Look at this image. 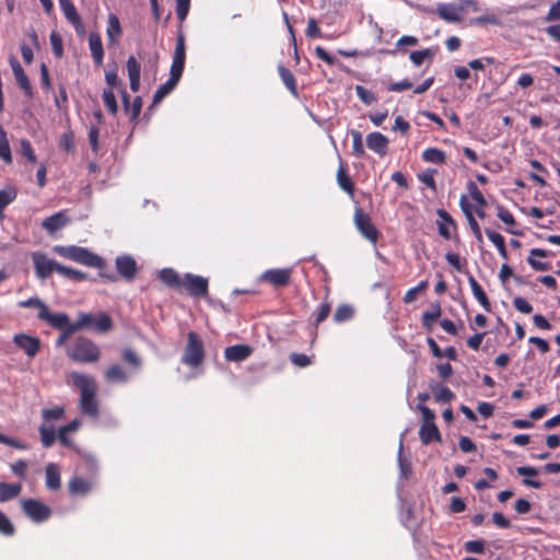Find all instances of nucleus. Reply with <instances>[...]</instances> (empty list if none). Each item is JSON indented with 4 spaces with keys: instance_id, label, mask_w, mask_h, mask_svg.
<instances>
[{
    "instance_id": "nucleus-1",
    "label": "nucleus",
    "mask_w": 560,
    "mask_h": 560,
    "mask_svg": "<svg viewBox=\"0 0 560 560\" xmlns=\"http://www.w3.org/2000/svg\"><path fill=\"white\" fill-rule=\"evenodd\" d=\"M72 385L80 390V408L84 415L90 417L98 416V404L96 401L97 385L95 380L80 372H71Z\"/></svg>"
},
{
    "instance_id": "nucleus-2",
    "label": "nucleus",
    "mask_w": 560,
    "mask_h": 560,
    "mask_svg": "<svg viewBox=\"0 0 560 560\" xmlns=\"http://www.w3.org/2000/svg\"><path fill=\"white\" fill-rule=\"evenodd\" d=\"M66 352L70 360L83 364L96 363L102 355L98 345L85 336L77 337Z\"/></svg>"
},
{
    "instance_id": "nucleus-3",
    "label": "nucleus",
    "mask_w": 560,
    "mask_h": 560,
    "mask_svg": "<svg viewBox=\"0 0 560 560\" xmlns=\"http://www.w3.org/2000/svg\"><path fill=\"white\" fill-rule=\"evenodd\" d=\"M54 250L60 257L70 259L78 264H81V265H84L88 267H92V268H97V269L105 268V260L101 256H98L95 253H92L91 250H89L85 247H80V246H75V245H70V246L59 245V246H55Z\"/></svg>"
},
{
    "instance_id": "nucleus-4",
    "label": "nucleus",
    "mask_w": 560,
    "mask_h": 560,
    "mask_svg": "<svg viewBox=\"0 0 560 560\" xmlns=\"http://www.w3.org/2000/svg\"><path fill=\"white\" fill-rule=\"evenodd\" d=\"M74 323L79 330L91 329L96 334H105L113 328L110 316L104 312L97 314L80 312Z\"/></svg>"
},
{
    "instance_id": "nucleus-5",
    "label": "nucleus",
    "mask_w": 560,
    "mask_h": 560,
    "mask_svg": "<svg viewBox=\"0 0 560 560\" xmlns=\"http://www.w3.org/2000/svg\"><path fill=\"white\" fill-rule=\"evenodd\" d=\"M205 361V345L201 337L195 332L189 331L187 334V343L182 355V363L197 368Z\"/></svg>"
},
{
    "instance_id": "nucleus-6",
    "label": "nucleus",
    "mask_w": 560,
    "mask_h": 560,
    "mask_svg": "<svg viewBox=\"0 0 560 560\" xmlns=\"http://www.w3.org/2000/svg\"><path fill=\"white\" fill-rule=\"evenodd\" d=\"M418 409L422 415V423L419 430V438L421 443L423 445H428L433 441L441 442L442 436L439 431V428L434 422L435 413L433 412V410H431L429 407L424 405H418Z\"/></svg>"
},
{
    "instance_id": "nucleus-7",
    "label": "nucleus",
    "mask_w": 560,
    "mask_h": 560,
    "mask_svg": "<svg viewBox=\"0 0 560 560\" xmlns=\"http://www.w3.org/2000/svg\"><path fill=\"white\" fill-rule=\"evenodd\" d=\"M23 513L35 523L46 522L51 516V509L36 499H24L21 502Z\"/></svg>"
},
{
    "instance_id": "nucleus-8",
    "label": "nucleus",
    "mask_w": 560,
    "mask_h": 560,
    "mask_svg": "<svg viewBox=\"0 0 560 560\" xmlns=\"http://www.w3.org/2000/svg\"><path fill=\"white\" fill-rule=\"evenodd\" d=\"M353 220L357 229L366 240L373 244L377 243L381 234L368 213L361 208H355Z\"/></svg>"
},
{
    "instance_id": "nucleus-9",
    "label": "nucleus",
    "mask_w": 560,
    "mask_h": 560,
    "mask_svg": "<svg viewBox=\"0 0 560 560\" xmlns=\"http://www.w3.org/2000/svg\"><path fill=\"white\" fill-rule=\"evenodd\" d=\"M292 268H271L265 270L260 277L259 281L268 283L273 288H285L290 284L292 279Z\"/></svg>"
},
{
    "instance_id": "nucleus-10",
    "label": "nucleus",
    "mask_w": 560,
    "mask_h": 560,
    "mask_svg": "<svg viewBox=\"0 0 560 560\" xmlns=\"http://www.w3.org/2000/svg\"><path fill=\"white\" fill-rule=\"evenodd\" d=\"M209 282L207 278L198 275L185 273L182 288L194 298H205L208 295Z\"/></svg>"
},
{
    "instance_id": "nucleus-11",
    "label": "nucleus",
    "mask_w": 560,
    "mask_h": 560,
    "mask_svg": "<svg viewBox=\"0 0 560 560\" xmlns=\"http://www.w3.org/2000/svg\"><path fill=\"white\" fill-rule=\"evenodd\" d=\"M186 60V46H185V37L183 33H179L176 38V46L173 55V61L170 70V77L179 81Z\"/></svg>"
},
{
    "instance_id": "nucleus-12",
    "label": "nucleus",
    "mask_w": 560,
    "mask_h": 560,
    "mask_svg": "<svg viewBox=\"0 0 560 560\" xmlns=\"http://www.w3.org/2000/svg\"><path fill=\"white\" fill-rule=\"evenodd\" d=\"M36 276L47 279L54 271H58L59 262L49 259L44 253L36 252L32 255Z\"/></svg>"
},
{
    "instance_id": "nucleus-13",
    "label": "nucleus",
    "mask_w": 560,
    "mask_h": 560,
    "mask_svg": "<svg viewBox=\"0 0 560 560\" xmlns=\"http://www.w3.org/2000/svg\"><path fill=\"white\" fill-rule=\"evenodd\" d=\"M13 341L31 359L37 355L42 347V341L38 337L26 334H16L13 337Z\"/></svg>"
},
{
    "instance_id": "nucleus-14",
    "label": "nucleus",
    "mask_w": 560,
    "mask_h": 560,
    "mask_svg": "<svg viewBox=\"0 0 560 560\" xmlns=\"http://www.w3.org/2000/svg\"><path fill=\"white\" fill-rule=\"evenodd\" d=\"M10 65L18 86L23 91L25 96L32 98L34 96L33 88L24 69L15 58L10 60Z\"/></svg>"
},
{
    "instance_id": "nucleus-15",
    "label": "nucleus",
    "mask_w": 560,
    "mask_h": 560,
    "mask_svg": "<svg viewBox=\"0 0 560 560\" xmlns=\"http://www.w3.org/2000/svg\"><path fill=\"white\" fill-rule=\"evenodd\" d=\"M124 112L129 116L130 121L136 125L138 122L139 115L142 108V98L141 96H136L130 104V96L127 93L125 88L120 89Z\"/></svg>"
},
{
    "instance_id": "nucleus-16",
    "label": "nucleus",
    "mask_w": 560,
    "mask_h": 560,
    "mask_svg": "<svg viewBox=\"0 0 560 560\" xmlns=\"http://www.w3.org/2000/svg\"><path fill=\"white\" fill-rule=\"evenodd\" d=\"M117 272L127 281L135 279L138 267L136 260L128 255L118 256L115 260Z\"/></svg>"
},
{
    "instance_id": "nucleus-17",
    "label": "nucleus",
    "mask_w": 560,
    "mask_h": 560,
    "mask_svg": "<svg viewBox=\"0 0 560 560\" xmlns=\"http://www.w3.org/2000/svg\"><path fill=\"white\" fill-rule=\"evenodd\" d=\"M37 317L55 329H61L72 324L66 313H51L48 306L43 307V312H38Z\"/></svg>"
},
{
    "instance_id": "nucleus-18",
    "label": "nucleus",
    "mask_w": 560,
    "mask_h": 560,
    "mask_svg": "<svg viewBox=\"0 0 560 560\" xmlns=\"http://www.w3.org/2000/svg\"><path fill=\"white\" fill-rule=\"evenodd\" d=\"M388 143L387 137L378 131L371 132L366 136L368 148L380 156L387 154Z\"/></svg>"
},
{
    "instance_id": "nucleus-19",
    "label": "nucleus",
    "mask_w": 560,
    "mask_h": 560,
    "mask_svg": "<svg viewBox=\"0 0 560 560\" xmlns=\"http://www.w3.org/2000/svg\"><path fill=\"white\" fill-rule=\"evenodd\" d=\"M106 36L108 47L117 46L120 37L122 36V28L119 19L114 13L108 14Z\"/></svg>"
},
{
    "instance_id": "nucleus-20",
    "label": "nucleus",
    "mask_w": 560,
    "mask_h": 560,
    "mask_svg": "<svg viewBox=\"0 0 560 560\" xmlns=\"http://www.w3.org/2000/svg\"><path fill=\"white\" fill-rule=\"evenodd\" d=\"M436 13L440 19L452 22L459 23L463 21V11L460 9V4L456 7L453 3H441L438 5Z\"/></svg>"
},
{
    "instance_id": "nucleus-21",
    "label": "nucleus",
    "mask_w": 560,
    "mask_h": 560,
    "mask_svg": "<svg viewBox=\"0 0 560 560\" xmlns=\"http://www.w3.org/2000/svg\"><path fill=\"white\" fill-rule=\"evenodd\" d=\"M459 206L464 212V214L467 218L468 224L474 233V236L476 237L477 242L479 244L483 243V237L481 233V229L479 226V223L475 219L471 210V205L468 202L467 197L463 195L459 200Z\"/></svg>"
},
{
    "instance_id": "nucleus-22",
    "label": "nucleus",
    "mask_w": 560,
    "mask_h": 560,
    "mask_svg": "<svg viewBox=\"0 0 560 560\" xmlns=\"http://www.w3.org/2000/svg\"><path fill=\"white\" fill-rule=\"evenodd\" d=\"M89 48L94 65L101 67L104 60V48L100 33L91 32L89 34Z\"/></svg>"
},
{
    "instance_id": "nucleus-23",
    "label": "nucleus",
    "mask_w": 560,
    "mask_h": 560,
    "mask_svg": "<svg viewBox=\"0 0 560 560\" xmlns=\"http://www.w3.org/2000/svg\"><path fill=\"white\" fill-rule=\"evenodd\" d=\"M93 488V481L81 476H73L68 482L69 493L73 497H84Z\"/></svg>"
},
{
    "instance_id": "nucleus-24",
    "label": "nucleus",
    "mask_w": 560,
    "mask_h": 560,
    "mask_svg": "<svg viewBox=\"0 0 560 560\" xmlns=\"http://www.w3.org/2000/svg\"><path fill=\"white\" fill-rule=\"evenodd\" d=\"M253 353V348L248 345H234L226 347L224 350V358L230 362H241L249 358Z\"/></svg>"
},
{
    "instance_id": "nucleus-25",
    "label": "nucleus",
    "mask_w": 560,
    "mask_h": 560,
    "mask_svg": "<svg viewBox=\"0 0 560 560\" xmlns=\"http://www.w3.org/2000/svg\"><path fill=\"white\" fill-rule=\"evenodd\" d=\"M436 214L438 217L441 219V221L438 222V230H439V234L445 238V240H450L452 237V234H451V228L456 231L457 230V225H456V222L455 220L451 217V214L444 210V209H439L436 211Z\"/></svg>"
},
{
    "instance_id": "nucleus-26",
    "label": "nucleus",
    "mask_w": 560,
    "mask_h": 560,
    "mask_svg": "<svg viewBox=\"0 0 560 560\" xmlns=\"http://www.w3.org/2000/svg\"><path fill=\"white\" fill-rule=\"evenodd\" d=\"M45 486L48 490L57 491L61 487L60 469L57 464L49 463L45 468Z\"/></svg>"
},
{
    "instance_id": "nucleus-27",
    "label": "nucleus",
    "mask_w": 560,
    "mask_h": 560,
    "mask_svg": "<svg viewBox=\"0 0 560 560\" xmlns=\"http://www.w3.org/2000/svg\"><path fill=\"white\" fill-rule=\"evenodd\" d=\"M69 218L65 214L63 211L57 212L48 218H46L42 225L49 233L52 234L58 230L62 229L69 223Z\"/></svg>"
},
{
    "instance_id": "nucleus-28",
    "label": "nucleus",
    "mask_w": 560,
    "mask_h": 560,
    "mask_svg": "<svg viewBox=\"0 0 560 560\" xmlns=\"http://www.w3.org/2000/svg\"><path fill=\"white\" fill-rule=\"evenodd\" d=\"M61 11L69 23L77 30L82 26V20L72 0H58Z\"/></svg>"
},
{
    "instance_id": "nucleus-29",
    "label": "nucleus",
    "mask_w": 560,
    "mask_h": 560,
    "mask_svg": "<svg viewBox=\"0 0 560 560\" xmlns=\"http://www.w3.org/2000/svg\"><path fill=\"white\" fill-rule=\"evenodd\" d=\"M548 252L541 248H532L529 252V257L527 258V262L529 266L536 271H547L551 269V264L548 261H541L535 259V257H547Z\"/></svg>"
},
{
    "instance_id": "nucleus-30",
    "label": "nucleus",
    "mask_w": 560,
    "mask_h": 560,
    "mask_svg": "<svg viewBox=\"0 0 560 560\" xmlns=\"http://www.w3.org/2000/svg\"><path fill=\"white\" fill-rule=\"evenodd\" d=\"M337 183L350 197L354 196V183L347 173V166L343 163H340L337 171Z\"/></svg>"
},
{
    "instance_id": "nucleus-31",
    "label": "nucleus",
    "mask_w": 560,
    "mask_h": 560,
    "mask_svg": "<svg viewBox=\"0 0 560 560\" xmlns=\"http://www.w3.org/2000/svg\"><path fill=\"white\" fill-rule=\"evenodd\" d=\"M81 425V421L79 419H73L71 422H69L66 425H62L58 430V439L59 442L67 447H72L73 442L69 439L68 434H71L72 432H75Z\"/></svg>"
},
{
    "instance_id": "nucleus-32",
    "label": "nucleus",
    "mask_w": 560,
    "mask_h": 560,
    "mask_svg": "<svg viewBox=\"0 0 560 560\" xmlns=\"http://www.w3.org/2000/svg\"><path fill=\"white\" fill-rule=\"evenodd\" d=\"M158 278L170 288H182L183 278H180L179 275L172 268H164L160 270Z\"/></svg>"
},
{
    "instance_id": "nucleus-33",
    "label": "nucleus",
    "mask_w": 560,
    "mask_h": 560,
    "mask_svg": "<svg viewBox=\"0 0 560 560\" xmlns=\"http://www.w3.org/2000/svg\"><path fill=\"white\" fill-rule=\"evenodd\" d=\"M468 282L476 300L480 303L485 311L489 312L491 310V304L482 287L478 283L474 276L468 277Z\"/></svg>"
},
{
    "instance_id": "nucleus-34",
    "label": "nucleus",
    "mask_w": 560,
    "mask_h": 560,
    "mask_svg": "<svg viewBox=\"0 0 560 560\" xmlns=\"http://www.w3.org/2000/svg\"><path fill=\"white\" fill-rule=\"evenodd\" d=\"M21 491V483L0 482V502H7L19 497Z\"/></svg>"
},
{
    "instance_id": "nucleus-35",
    "label": "nucleus",
    "mask_w": 560,
    "mask_h": 560,
    "mask_svg": "<svg viewBox=\"0 0 560 560\" xmlns=\"http://www.w3.org/2000/svg\"><path fill=\"white\" fill-rule=\"evenodd\" d=\"M179 81L168 78L165 83L159 86L153 95L152 106L161 103L176 88Z\"/></svg>"
},
{
    "instance_id": "nucleus-36",
    "label": "nucleus",
    "mask_w": 560,
    "mask_h": 560,
    "mask_svg": "<svg viewBox=\"0 0 560 560\" xmlns=\"http://www.w3.org/2000/svg\"><path fill=\"white\" fill-rule=\"evenodd\" d=\"M422 160L427 163L432 164H445L446 163V154L443 150L438 148H427L422 152Z\"/></svg>"
},
{
    "instance_id": "nucleus-37",
    "label": "nucleus",
    "mask_w": 560,
    "mask_h": 560,
    "mask_svg": "<svg viewBox=\"0 0 560 560\" xmlns=\"http://www.w3.org/2000/svg\"><path fill=\"white\" fill-rule=\"evenodd\" d=\"M278 73L283 82V84L287 86V89L294 95H298V88H296V81L294 74L284 67L283 65L278 66Z\"/></svg>"
},
{
    "instance_id": "nucleus-38",
    "label": "nucleus",
    "mask_w": 560,
    "mask_h": 560,
    "mask_svg": "<svg viewBox=\"0 0 560 560\" xmlns=\"http://www.w3.org/2000/svg\"><path fill=\"white\" fill-rule=\"evenodd\" d=\"M486 235L497 247L499 255L504 260H506L509 258V255H508L504 237L500 233L492 231L490 229H486Z\"/></svg>"
},
{
    "instance_id": "nucleus-39",
    "label": "nucleus",
    "mask_w": 560,
    "mask_h": 560,
    "mask_svg": "<svg viewBox=\"0 0 560 560\" xmlns=\"http://www.w3.org/2000/svg\"><path fill=\"white\" fill-rule=\"evenodd\" d=\"M42 445L46 448L54 445L56 441V431L52 425L42 423L38 428Z\"/></svg>"
},
{
    "instance_id": "nucleus-40",
    "label": "nucleus",
    "mask_w": 560,
    "mask_h": 560,
    "mask_svg": "<svg viewBox=\"0 0 560 560\" xmlns=\"http://www.w3.org/2000/svg\"><path fill=\"white\" fill-rule=\"evenodd\" d=\"M18 196V190L10 186L0 190V219L4 217V209L12 203Z\"/></svg>"
},
{
    "instance_id": "nucleus-41",
    "label": "nucleus",
    "mask_w": 560,
    "mask_h": 560,
    "mask_svg": "<svg viewBox=\"0 0 560 560\" xmlns=\"http://www.w3.org/2000/svg\"><path fill=\"white\" fill-rule=\"evenodd\" d=\"M354 316V308L350 304L339 305L332 316V319L337 324L350 320Z\"/></svg>"
},
{
    "instance_id": "nucleus-42",
    "label": "nucleus",
    "mask_w": 560,
    "mask_h": 560,
    "mask_svg": "<svg viewBox=\"0 0 560 560\" xmlns=\"http://www.w3.org/2000/svg\"><path fill=\"white\" fill-rule=\"evenodd\" d=\"M105 378L107 382L125 383L128 376L121 366L113 364L106 370Z\"/></svg>"
},
{
    "instance_id": "nucleus-43",
    "label": "nucleus",
    "mask_w": 560,
    "mask_h": 560,
    "mask_svg": "<svg viewBox=\"0 0 560 560\" xmlns=\"http://www.w3.org/2000/svg\"><path fill=\"white\" fill-rule=\"evenodd\" d=\"M442 314V310H441V306L440 304H434L432 306V311L430 312H424L422 314V318H421V322H422V326L427 329V330H432V327H433V324L434 322L440 318Z\"/></svg>"
},
{
    "instance_id": "nucleus-44",
    "label": "nucleus",
    "mask_w": 560,
    "mask_h": 560,
    "mask_svg": "<svg viewBox=\"0 0 560 560\" xmlns=\"http://www.w3.org/2000/svg\"><path fill=\"white\" fill-rule=\"evenodd\" d=\"M57 272L60 273L61 276H63L65 278L70 279L72 281H77V282L88 280V278H89L88 273L82 272L77 269H73V268H70V267H67V266H63L61 264H59Z\"/></svg>"
},
{
    "instance_id": "nucleus-45",
    "label": "nucleus",
    "mask_w": 560,
    "mask_h": 560,
    "mask_svg": "<svg viewBox=\"0 0 560 560\" xmlns=\"http://www.w3.org/2000/svg\"><path fill=\"white\" fill-rule=\"evenodd\" d=\"M65 413H66L65 408L61 406H58L55 408L43 409V411H42V417L44 420L43 423L48 424L50 422L61 420L65 417Z\"/></svg>"
},
{
    "instance_id": "nucleus-46",
    "label": "nucleus",
    "mask_w": 560,
    "mask_h": 560,
    "mask_svg": "<svg viewBox=\"0 0 560 560\" xmlns=\"http://www.w3.org/2000/svg\"><path fill=\"white\" fill-rule=\"evenodd\" d=\"M431 389L434 392V399L436 402H450L455 398V394L446 386H433Z\"/></svg>"
},
{
    "instance_id": "nucleus-47",
    "label": "nucleus",
    "mask_w": 560,
    "mask_h": 560,
    "mask_svg": "<svg viewBox=\"0 0 560 560\" xmlns=\"http://www.w3.org/2000/svg\"><path fill=\"white\" fill-rule=\"evenodd\" d=\"M0 159L3 160L5 163L12 162L10 144H9V141L7 138V133L1 125H0Z\"/></svg>"
},
{
    "instance_id": "nucleus-48",
    "label": "nucleus",
    "mask_w": 560,
    "mask_h": 560,
    "mask_svg": "<svg viewBox=\"0 0 560 560\" xmlns=\"http://www.w3.org/2000/svg\"><path fill=\"white\" fill-rule=\"evenodd\" d=\"M102 98L107 110L112 115L116 116L118 113V104L114 91H112L110 89H105L103 91Z\"/></svg>"
},
{
    "instance_id": "nucleus-49",
    "label": "nucleus",
    "mask_w": 560,
    "mask_h": 560,
    "mask_svg": "<svg viewBox=\"0 0 560 560\" xmlns=\"http://www.w3.org/2000/svg\"><path fill=\"white\" fill-rule=\"evenodd\" d=\"M351 137H352V153L357 158H364L365 156V150L363 147V139L362 133L358 130H351Z\"/></svg>"
},
{
    "instance_id": "nucleus-50",
    "label": "nucleus",
    "mask_w": 560,
    "mask_h": 560,
    "mask_svg": "<svg viewBox=\"0 0 560 560\" xmlns=\"http://www.w3.org/2000/svg\"><path fill=\"white\" fill-rule=\"evenodd\" d=\"M427 288H428V281H420L418 283V285L407 290V292L405 293V295L402 298L404 302L407 303V304H410V303L415 302L417 300V298H418V294L420 292L425 291Z\"/></svg>"
},
{
    "instance_id": "nucleus-51",
    "label": "nucleus",
    "mask_w": 560,
    "mask_h": 560,
    "mask_svg": "<svg viewBox=\"0 0 560 560\" xmlns=\"http://www.w3.org/2000/svg\"><path fill=\"white\" fill-rule=\"evenodd\" d=\"M331 312V304L329 302H323L314 312V323L316 326H318L320 323H323L330 314Z\"/></svg>"
},
{
    "instance_id": "nucleus-52",
    "label": "nucleus",
    "mask_w": 560,
    "mask_h": 560,
    "mask_svg": "<svg viewBox=\"0 0 560 560\" xmlns=\"http://www.w3.org/2000/svg\"><path fill=\"white\" fill-rule=\"evenodd\" d=\"M355 93L360 101L365 105H371L377 102V95L362 85L355 86Z\"/></svg>"
},
{
    "instance_id": "nucleus-53",
    "label": "nucleus",
    "mask_w": 560,
    "mask_h": 560,
    "mask_svg": "<svg viewBox=\"0 0 560 560\" xmlns=\"http://www.w3.org/2000/svg\"><path fill=\"white\" fill-rule=\"evenodd\" d=\"M434 57V51L430 48H425L422 50H415L410 54V60L413 65L420 66L423 63L425 59H432Z\"/></svg>"
},
{
    "instance_id": "nucleus-54",
    "label": "nucleus",
    "mask_w": 560,
    "mask_h": 560,
    "mask_svg": "<svg viewBox=\"0 0 560 560\" xmlns=\"http://www.w3.org/2000/svg\"><path fill=\"white\" fill-rule=\"evenodd\" d=\"M470 23L474 25H480V26L487 25V24L500 25L501 21L494 13H485L480 16L471 19Z\"/></svg>"
},
{
    "instance_id": "nucleus-55",
    "label": "nucleus",
    "mask_w": 560,
    "mask_h": 560,
    "mask_svg": "<svg viewBox=\"0 0 560 560\" xmlns=\"http://www.w3.org/2000/svg\"><path fill=\"white\" fill-rule=\"evenodd\" d=\"M467 189L471 199L478 205V207L485 208L487 206V201L482 192L474 182H468Z\"/></svg>"
},
{
    "instance_id": "nucleus-56",
    "label": "nucleus",
    "mask_w": 560,
    "mask_h": 560,
    "mask_svg": "<svg viewBox=\"0 0 560 560\" xmlns=\"http://www.w3.org/2000/svg\"><path fill=\"white\" fill-rule=\"evenodd\" d=\"M59 330H60V335L56 340V346L61 347L79 329H78L75 323L73 322L72 324H70Z\"/></svg>"
},
{
    "instance_id": "nucleus-57",
    "label": "nucleus",
    "mask_w": 560,
    "mask_h": 560,
    "mask_svg": "<svg viewBox=\"0 0 560 560\" xmlns=\"http://www.w3.org/2000/svg\"><path fill=\"white\" fill-rule=\"evenodd\" d=\"M0 533L4 536H12L15 527L10 518L0 510Z\"/></svg>"
},
{
    "instance_id": "nucleus-58",
    "label": "nucleus",
    "mask_w": 560,
    "mask_h": 560,
    "mask_svg": "<svg viewBox=\"0 0 560 560\" xmlns=\"http://www.w3.org/2000/svg\"><path fill=\"white\" fill-rule=\"evenodd\" d=\"M50 44L52 47L54 55L57 58H61L63 56V45L62 38L57 32H51L50 34Z\"/></svg>"
},
{
    "instance_id": "nucleus-59",
    "label": "nucleus",
    "mask_w": 560,
    "mask_h": 560,
    "mask_svg": "<svg viewBox=\"0 0 560 560\" xmlns=\"http://www.w3.org/2000/svg\"><path fill=\"white\" fill-rule=\"evenodd\" d=\"M122 359L135 369H139L141 366V359L130 348H125L122 350Z\"/></svg>"
},
{
    "instance_id": "nucleus-60",
    "label": "nucleus",
    "mask_w": 560,
    "mask_h": 560,
    "mask_svg": "<svg viewBox=\"0 0 560 560\" xmlns=\"http://www.w3.org/2000/svg\"><path fill=\"white\" fill-rule=\"evenodd\" d=\"M497 215L506 225L514 226L516 224L514 215L503 206L497 207Z\"/></svg>"
},
{
    "instance_id": "nucleus-61",
    "label": "nucleus",
    "mask_w": 560,
    "mask_h": 560,
    "mask_svg": "<svg viewBox=\"0 0 560 560\" xmlns=\"http://www.w3.org/2000/svg\"><path fill=\"white\" fill-rule=\"evenodd\" d=\"M127 71L130 78H140L141 67L135 56H129L127 60Z\"/></svg>"
},
{
    "instance_id": "nucleus-62",
    "label": "nucleus",
    "mask_w": 560,
    "mask_h": 560,
    "mask_svg": "<svg viewBox=\"0 0 560 560\" xmlns=\"http://www.w3.org/2000/svg\"><path fill=\"white\" fill-rule=\"evenodd\" d=\"M290 361L292 362V364L299 368H306L312 363V360L308 355L295 352L290 354Z\"/></svg>"
},
{
    "instance_id": "nucleus-63",
    "label": "nucleus",
    "mask_w": 560,
    "mask_h": 560,
    "mask_svg": "<svg viewBox=\"0 0 560 560\" xmlns=\"http://www.w3.org/2000/svg\"><path fill=\"white\" fill-rule=\"evenodd\" d=\"M464 548L470 553H483L485 541L482 539L469 540L465 542Z\"/></svg>"
},
{
    "instance_id": "nucleus-64",
    "label": "nucleus",
    "mask_w": 560,
    "mask_h": 560,
    "mask_svg": "<svg viewBox=\"0 0 560 560\" xmlns=\"http://www.w3.org/2000/svg\"><path fill=\"white\" fill-rule=\"evenodd\" d=\"M544 20L545 22L560 21V0L551 4Z\"/></svg>"
}]
</instances>
